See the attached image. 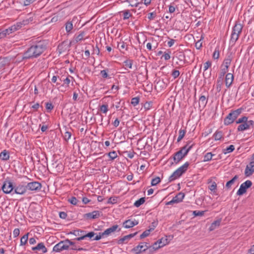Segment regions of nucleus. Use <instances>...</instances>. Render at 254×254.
Masks as SVG:
<instances>
[{"label": "nucleus", "mask_w": 254, "mask_h": 254, "mask_svg": "<svg viewBox=\"0 0 254 254\" xmlns=\"http://www.w3.org/2000/svg\"><path fill=\"white\" fill-rule=\"evenodd\" d=\"M33 16H34V14H32V13H29L28 15V18H26V19H24L23 22H22V23H17L16 25L17 24H19L20 27H18V29L21 27V25L23 24V25H26V24H28V23H29L30 22H31L33 20Z\"/></svg>", "instance_id": "22"}, {"label": "nucleus", "mask_w": 254, "mask_h": 254, "mask_svg": "<svg viewBox=\"0 0 254 254\" xmlns=\"http://www.w3.org/2000/svg\"><path fill=\"white\" fill-rule=\"evenodd\" d=\"M0 157L3 160H7L9 158V154L5 150L1 152L0 154Z\"/></svg>", "instance_id": "28"}, {"label": "nucleus", "mask_w": 254, "mask_h": 254, "mask_svg": "<svg viewBox=\"0 0 254 254\" xmlns=\"http://www.w3.org/2000/svg\"><path fill=\"white\" fill-rule=\"evenodd\" d=\"M28 233L24 235L21 238V240H20V243H21V245H25L27 242V240H28Z\"/></svg>", "instance_id": "33"}, {"label": "nucleus", "mask_w": 254, "mask_h": 254, "mask_svg": "<svg viewBox=\"0 0 254 254\" xmlns=\"http://www.w3.org/2000/svg\"><path fill=\"white\" fill-rule=\"evenodd\" d=\"M147 248L148 246L146 243H141L136 247H134L133 251L135 253V254H139L142 252L145 251L147 249Z\"/></svg>", "instance_id": "14"}, {"label": "nucleus", "mask_w": 254, "mask_h": 254, "mask_svg": "<svg viewBox=\"0 0 254 254\" xmlns=\"http://www.w3.org/2000/svg\"><path fill=\"white\" fill-rule=\"evenodd\" d=\"M189 163L186 162L183 166H181L177 170H176L169 177V180L170 182L173 181L175 179L180 177L184 172L187 170Z\"/></svg>", "instance_id": "4"}, {"label": "nucleus", "mask_w": 254, "mask_h": 254, "mask_svg": "<svg viewBox=\"0 0 254 254\" xmlns=\"http://www.w3.org/2000/svg\"><path fill=\"white\" fill-rule=\"evenodd\" d=\"M211 65V63L209 61H207L206 63H205L203 64V69L204 71H206L209 67H210Z\"/></svg>", "instance_id": "51"}, {"label": "nucleus", "mask_w": 254, "mask_h": 254, "mask_svg": "<svg viewBox=\"0 0 254 254\" xmlns=\"http://www.w3.org/2000/svg\"><path fill=\"white\" fill-rule=\"evenodd\" d=\"M84 232L83 231H81V230H74V231L73 232H70V234H72L73 235H74L75 236H82V233H83Z\"/></svg>", "instance_id": "48"}, {"label": "nucleus", "mask_w": 254, "mask_h": 254, "mask_svg": "<svg viewBox=\"0 0 254 254\" xmlns=\"http://www.w3.org/2000/svg\"><path fill=\"white\" fill-rule=\"evenodd\" d=\"M19 27H20L19 24L14 25L8 29L0 31V39L3 38L7 35H9V34L16 31L18 29Z\"/></svg>", "instance_id": "9"}, {"label": "nucleus", "mask_w": 254, "mask_h": 254, "mask_svg": "<svg viewBox=\"0 0 254 254\" xmlns=\"http://www.w3.org/2000/svg\"><path fill=\"white\" fill-rule=\"evenodd\" d=\"M254 122L252 120L249 121L248 122L241 124L238 127L239 131H244L250 127L251 126H253Z\"/></svg>", "instance_id": "17"}, {"label": "nucleus", "mask_w": 254, "mask_h": 254, "mask_svg": "<svg viewBox=\"0 0 254 254\" xmlns=\"http://www.w3.org/2000/svg\"><path fill=\"white\" fill-rule=\"evenodd\" d=\"M249 121H248V118L246 117H243L239 119L237 121V124H244L246 122H248Z\"/></svg>", "instance_id": "44"}, {"label": "nucleus", "mask_w": 254, "mask_h": 254, "mask_svg": "<svg viewBox=\"0 0 254 254\" xmlns=\"http://www.w3.org/2000/svg\"><path fill=\"white\" fill-rule=\"evenodd\" d=\"M87 217L90 219H95L99 217L100 213L98 211H94L85 214Z\"/></svg>", "instance_id": "24"}, {"label": "nucleus", "mask_w": 254, "mask_h": 254, "mask_svg": "<svg viewBox=\"0 0 254 254\" xmlns=\"http://www.w3.org/2000/svg\"><path fill=\"white\" fill-rule=\"evenodd\" d=\"M231 63V60L230 59H225L222 65L221 66L226 68L227 69H228V67H229L230 64Z\"/></svg>", "instance_id": "31"}, {"label": "nucleus", "mask_w": 254, "mask_h": 254, "mask_svg": "<svg viewBox=\"0 0 254 254\" xmlns=\"http://www.w3.org/2000/svg\"><path fill=\"white\" fill-rule=\"evenodd\" d=\"M13 189L14 187L12 183L8 181H4L1 187L3 192L6 194L10 193Z\"/></svg>", "instance_id": "11"}, {"label": "nucleus", "mask_w": 254, "mask_h": 254, "mask_svg": "<svg viewBox=\"0 0 254 254\" xmlns=\"http://www.w3.org/2000/svg\"><path fill=\"white\" fill-rule=\"evenodd\" d=\"M144 202H145V198L144 197H141L140 199H139L138 200H136L134 202V205L135 206H136V207H138L141 204L144 203Z\"/></svg>", "instance_id": "30"}, {"label": "nucleus", "mask_w": 254, "mask_h": 254, "mask_svg": "<svg viewBox=\"0 0 254 254\" xmlns=\"http://www.w3.org/2000/svg\"><path fill=\"white\" fill-rule=\"evenodd\" d=\"M69 202L73 205H76L77 203V199L75 197H72L68 199Z\"/></svg>", "instance_id": "52"}, {"label": "nucleus", "mask_w": 254, "mask_h": 254, "mask_svg": "<svg viewBox=\"0 0 254 254\" xmlns=\"http://www.w3.org/2000/svg\"><path fill=\"white\" fill-rule=\"evenodd\" d=\"M186 133V131L184 129H181L179 131V135L178 138V141H180L185 136V134Z\"/></svg>", "instance_id": "43"}, {"label": "nucleus", "mask_w": 254, "mask_h": 254, "mask_svg": "<svg viewBox=\"0 0 254 254\" xmlns=\"http://www.w3.org/2000/svg\"><path fill=\"white\" fill-rule=\"evenodd\" d=\"M252 185V183L250 180H247L244 183L242 184L240 187L237 192L238 195H241L246 192L247 189L250 188Z\"/></svg>", "instance_id": "10"}, {"label": "nucleus", "mask_w": 254, "mask_h": 254, "mask_svg": "<svg viewBox=\"0 0 254 254\" xmlns=\"http://www.w3.org/2000/svg\"><path fill=\"white\" fill-rule=\"evenodd\" d=\"M215 140H220L222 137V132L220 131H217L214 134Z\"/></svg>", "instance_id": "34"}, {"label": "nucleus", "mask_w": 254, "mask_h": 254, "mask_svg": "<svg viewBox=\"0 0 254 254\" xmlns=\"http://www.w3.org/2000/svg\"><path fill=\"white\" fill-rule=\"evenodd\" d=\"M233 80H234L233 75L231 73H227L226 74V77H225V83H226V86H227L228 87H230L231 86V85L232 84V83L233 81Z\"/></svg>", "instance_id": "19"}, {"label": "nucleus", "mask_w": 254, "mask_h": 254, "mask_svg": "<svg viewBox=\"0 0 254 254\" xmlns=\"http://www.w3.org/2000/svg\"><path fill=\"white\" fill-rule=\"evenodd\" d=\"M117 198L116 197H110L108 200V203L114 204L117 202Z\"/></svg>", "instance_id": "54"}, {"label": "nucleus", "mask_w": 254, "mask_h": 254, "mask_svg": "<svg viewBox=\"0 0 254 254\" xmlns=\"http://www.w3.org/2000/svg\"><path fill=\"white\" fill-rule=\"evenodd\" d=\"M125 65L129 68H131L132 66V63L130 61H126L125 62Z\"/></svg>", "instance_id": "59"}, {"label": "nucleus", "mask_w": 254, "mask_h": 254, "mask_svg": "<svg viewBox=\"0 0 254 254\" xmlns=\"http://www.w3.org/2000/svg\"><path fill=\"white\" fill-rule=\"evenodd\" d=\"M216 184L215 183H213L210 186L209 189L212 191L214 190H216Z\"/></svg>", "instance_id": "62"}, {"label": "nucleus", "mask_w": 254, "mask_h": 254, "mask_svg": "<svg viewBox=\"0 0 254 254\" xmlns=\"http://www.w3.org/2000/svg\"><path fill=\"white\" fill-rule=\"evenodd\" d=\"M235 149V147L233 145H230L226 149L223 150V153L226 154L232 152Z\"/></svg>", "instance_id": "37"}, {"label": "nucleus", "mask_w": 254, "mask_h": 254, "mask_svg": "<svg viewBox=\"0 0 254 254\" xmlns=\"http://www.w3.org/2000/svg\"><path fill=\"white\" fill-rule=\"evenodd\" d=\"M137 232H135L134 233L130 234L123 237L122 238L120 239L119 240V243L122 244L124 242L127 243L128 240H129L131 238H133L134 236H135L137 234Z\"/></svg>", "instance_id": "20"}, {"label": "nucleus", "mask_w": 254, "mask_h": 254, "mask_svg": "<svg viewBox=\"0 0 254 254\" xmlns=\"http://www.w3.org/2000/svg\"><path fill=\"white\" fill-rule=\"evenodd\" d=\"M185 194L182 192H180L177 195H176L174 197H173V199L175 202V203H177L181 202L183 200Z\"/></svg>", "instance_id": "23"}, {"label": "nucleus", "mask_w": 254, "mask_h": 254, "mask_svg": "<svg viewBox=\"0 0 254 254\" xmlns=\"http://www.w3.org/2000/svg\"><path fill=\"white\" fill-rule=\"evenodd\" d=\"M138 223V222L136 220L132 221L129 219L124 222L123 226L126 228H130L137 225Z\"/></svg>", "instance_id": "18"}, {"label": "nucleus", "mask_w": 254, "mask_h": 254, "mask_svg": "<svg viewBox=\"0 0 254 254\" xmlns=\"http://www.w3.org/2000/svg\"><path fill=\"white\" fill-rule=\"evenodd\" d=\"M207 103V99L205 96H201L199 99V104L202 106H204Z\"/></svg>", "instance_id": "29"}, {"label": "nucleus", "mask_w": 254, "mask_h": 254, "mask_svg": "<svg viewBox=\"0 0 254 254\" xmlns=\"http://www.w3.org/2000/svg\"><path fill=\"white\" fill-rule=\"evenodd\" d=\"M254 172V161L251 162L246 167L245 171V174L247 177H249L253 174Z\"/></svg>", "instance_id": "15"}, {"label": "nucleus", "mask_w": 254, "mask_h": 254, "mask_svg": "<svg viewBox=\"0 0 254 254\" xmlns=\"http://www.w3.org/2000/svg\"><path fill=\"white\" fill-rule=\"evenodd\" d=\"M26 186L27 190L31 191H38L42 188L41 184L38 182L29 183Z\"/></svg>", "instance_id": "12"}, {"label": "nucleus", "mask_w": 254, "mask_h": 254, "mask_svg": "<svg viewBox=\"0 0 254 254\" xmlns=\"http://www.w3.org/2000/svg\"><path fill=\"white\" fill-rule=\"evenodd\" d=\"M124 19H128L130 16V14L128 12V10L125 11L124 12Z\"/></svg>", "instance_id": "60"}, {"label": "nucleus", "mask_w": 254, "mask_h": 254, "mask_svg": "<svg viewBox=\"0 0 254 254\" xmlns=\"http://www.w3.org/2000/svg\"><path fill=\"white\" fill-rule=\"evenodd\" d=\"M33 251H37L41 252V253H39L38 252L36 253L39 254H42L46 253L47 252V248L44 246L43 243H39L36 247L32 248Z\"/></svg>", "instance_id": "13"}, {"label": "nucleus", "mask_w": 254, "mask_h": 254, "mask_svg": "<svg viewBox=\"0 0 254 254\" xmlns=\"http://www.w3.org/2000/svg\"><path fill=\"white\" fill-rule=\"evenodd\" d=\"M71 135V134L70 132L66 131L64 135V137L65 140H68L70 138Z\"/></svg>", "instance_id": "53"}, {"label": "nucleus", "mask_w": 254, "mask_h": 254, "mask_svg": "<svg viewBox=\"0 0 254 254\" xmlns=\"http://www.w3.org/2000/svg\"><path fill=\"white\" fill-rule=\"evenodd\" d=\"M214 155L212 154L210 152H209V153H206L204 156V160L203 161L204 162H206V161H210L212 159V156H213Z\"/></svg>", "instance_id": "35"}, {"label": "nucleus", "mask_w": 254, "mask_h": 254, "mask_svg": "<svg viewBox=\"0 0 254 254\" xmlns=\"http://www.w3.org/2000/svg\"><path fill=\"white\" fill-rule=\"evenodd\" d=\"M153 229H154V228H152V229H148V230H147L145 231H144V232H143V233L140 235V239H143V238H145V237H147V236L149 235V234H150V232H151L152 230H153Z\"/></svg>", "instance_id": "36"}, {"label": "nucleus", "mask_w": 254, "mask_h": 254, "mask_svg": "<svg viewBox=\"0 0 254 254\" xmlns=\"http://www.w3.org/2000/svg\"><path fill=\"white\" fill-rule=\"evenodd\" d=\"M241 113V109H237L229 113L224 120V124L228 125L233 123Z\"/></svg>", "instance_id": "7"}, {"label": "nucleus", "mask_w": 254, "mask_h": 254, "mask_svg": "<svg viewBox=\"0 0 254 254\" xmlns=\"http://www.w3.org/2000/svg\"><path fill=\"white\" fill-rule=\"evenodd\" d=\"M228 69L221 66V71L219 75V78L222 79L225 73L227 72Z\"/></svg>", "instance_id": "38"}, {"label": "nucleus", "mask_w": 254, "mask_h": 254, "mask_svg": "<svg viewBox=\"0 0 254 254\" xmlns=\"http://www.w3.org/2000/svg\"><path fill=\"white\" fill-rule=\"evenodd\" d=\"M139 98L138 97H134L131 99V103L133 106H135L139 103Z\"/></svg>", "instance_id": "46"}, {"label": "nucleus", "mask_w": 254, "mask_h": 254, "mask_svg": "<svg viewBox=\"0 0 254 254\" xmlns=\"http://www.w3.org/2000/svg\"><path fill=\"white\" fill-rule=\"evenodd\" d=\"M101 74L104 78H106L108 77L107 72L105 70H103L101 71Z\"/></svg>", "instance_id": "63"}, {"label": "nucleus", "mask_w": 254, "mask_h": 254, "mask_svg": "<svg viewBox=\"0 0 254 254\" xmlns=\"http://www.w3.org/2000/svg\"><path fill=\"white\" fill-rule=\"evenodd\" d=\"M100 110L104 114H106L108 111V106L107 105H103L100 106Z\"/></svg>", "instance_id": "42"}, {"label": "nucleus", "mask_w": 254, "mask_h": 254, "mask_svg": "<svg viewBox=\"0 0 254 254\" xmlns=\"http://www.w3.org/2000/svg\"><path fill=\"white\" fill-rule=\"evenodd\" d=\"M36 0H20V3L24 6H27L34 2Z\"/></svg>", "instance_id": "32"}, {"label": "nucleus", "mask_w": 254, "mask_h": 254, "mask_svg": "<svg viewBox=\"0 0 254 254\" xmlns=\"http://www.w3.org/2000/svg\"><path fill=\"white\" fill-rule=\"evenodd\" d=\"M127 1L129 2L130 5L132 7H137L139 4V2H137V0H127Z\"/></svg>", "instance_id": "39"}, {"label": "nucleus", "mask_w": 254, "mask_h": 254, "mask_svg": "<svg viewBox=\"0 0 254 254\" xmlns=\"http://www.w3.org/2000/svg\"><path fill=\"white\" fill-rule=\"evenodd\" d=\"M73 25L71 22H68L65 25V29L67 32H69L72 29Z\"/></svg>", "instance_id": "41"}, {"label": "nucleus", "mask_w": 254, "mask_h": 254, "mask_svg": "<svg viewBox=\"0 0 254 254\" xmlns=\"http://www.w3.org/2000/svg\"><path fill=\"white\" fill-rule=\"evenodd\" d=\"M118 48L121 51L127 49V45L124 42L120 43L118 45Z\"/></svg>", "instance_id": "40"}, {"label": "nucleus", "mask_w": 254, "mask_h": 254, "mask_svg": "<svg viewBox=\"0 0 254 254\" xmlns=\"http://www.w3.org/2000/svg\"><path fill=\"white\" fill-rule=\"evenodd\" d=\"M204 211H193V214L195 216H202L204 214Z\"/></svg>", "instance_id": "50"}, {"label": "nucleus", "mask_w": 254, "mask_h": 254, "mask_svg": "<svg viewBox=\"0 0 254 254\" xmlns=\"http://www.w3.org/2000/svg\"><path fill=\"white\" fill-rule=\"evenodd\" d=\"M84 33H81L80 34H79L76 38H75V41L76 42H78L80 41H81L83 38H84Z\"/></svg>", "instance_id": "49"}, {"label": "nucleus", "mask_w": 254, "mask_h": 254, "mask_svg": "<svg viewBox=\"0 0 254 254\" xmlns=\"http://www.w3.org/2000/svg\"><path fill=\"white\" fill-rule=\"evenodd\" d=\"M243 25L238 23H236L233 29L231 34V41L232 43H235L238 39L239 35L242 32Z\"/></svg>", "instance_id": "6"}, {"label": "nucleus", "mask_w": 254, "mask_h": 254, "mask_svg": "<svg viewBox=\"0 0 254 254\" xmlns=\"http://www.w3.org/2000/svg\"><path fill=\"white\" fill-rule=\"evenodd\" d=\"M219 57V52L218 50H215L213 54V58L214 59H218Z\"/></svg>", "instance_id": "56"}, {"label": "nucleus", "mask_w": 254, "mask_h": 254, "mask_svg": "<svg viewBox=\"0 0 254 254\" xmlns=\"http://www.w3.org/2000/svg\"><path fill=\"white\" fill-rule=\"evenodd\" d=\"M118 228V225H115L112 227L106 229L104 232L102 233V236H108L114 233Z\"/></svg>", "instance_id": "21"}, {"label": "nucleus", "mask_w": 254, "mask_h": 254, "mask_svg": "<svg viewBox=\"0 0 254 254\" xmlns=\"http://www.w3.org/2000/svg\"><path fill=\"white\" fill-rule=\"evenodd\" d=\"M109 157L112 159L114 160L117 157V154L116 151L110 152L108 153Z\"/></svg>", "instance_id": "47"}, {"label": "nucleus", "mask_w": 254, "mask_h": 254, "mask_svg": "<svg viewBox=\"0 0 254 254\" xmlns=\"http://www.w3.org/2000/svg\"><path fill=\"white\" fill-rule=\"evenodd\" d=\"M172 75L174 77V78H176L178 77L179 76L180 72H179V70H174L172 72Z\"/></svg>", "instance_id": "55"}, {"label": "nucleus", "mask_w": 254, "mask_h": 254, "mask_svg": "<svg viewBox=\"0 0 254 254\" xmlns=\"http://www.w3.org/2000/svg\"><path fill=\"white\" fill-rule=\"evenodd\" d=\"M160 179L159 177H156L154 179H153L151 181V185L155 186L159 184L160 182Z\"/></svg>", "instance_id": "45"}, {"label": "nucleus", "mask_w": 254, "mask_h": 254, "mask_svg": "<svg viewBox=\"0 0 254 254\" xmlns=\"http://www.w3.org/2000/svg\"><path fill=\"white\" fill-rule=\"evenodd\" d=\"M220 220H216L213 222L210 226L209 230L210 231H212L217 228L220 224Z\"/></svg>", "instance_id": "25"}, {"label": "nucleus", "mask_w": 254, "mask_h": 254, "mask_svg": "<svg viewBox=\"0 0 254 254\" xmlns=\"http://www.w3.org/2000/svg\"><path fill=\"white\" fill-rule=\"evenodd\" d=\"M95 235V233L93 232H91L88 233L86 235H83L79 238L76 239L77 241H80L81 240H83L86 237L92 238Z\"/></svg>", "instance_id": "26"}, {"label": "nucleus", "mask_w": 254, "mask_h": 254, "mask_svg": "<svg viewBox=\"0 0 254 254\" xmlns=\"http://www.w3.org/2000/svg\"><path fill=\"white\" fill-rule=\"evenodd\" d=\"M189 163L186 162L183 166H181L177 170H176L169 177V180L170 182L173 181L175 179L180 177L184 172L187 170Z\"/></svg>", "instance_id": "5"}, {"label": "nucleus", "mask_w": 254, "mask_h": 254, "mask_svg": "<svg viewBox=\"0 0 254 254\" xmlns=\"http://www.w3.org/2000/svg\"><path fill=\"white\" fill-rule=\"evenodd\" d=\"M73 245V243L68 239L61 241L56 245L53 248V251L60 252L63 250H67L70 245Z\"/></svg>", "instance_id": "3"}, {"label": "nucleus", "mask_w": 254, "mask_h": 254, "mask_svg": "<svg viewBox=\"0 0 254 254\" xmlns=\"http://www.w3.org/2000/svg\"><path fill=\"white\" fill-rule=\"evenodd\" d=\"M27 186L23 185H19L14 188V192L18 194H23L27 190Z\"/></svg>", "instance_id": "16"}, {"label": "nucleus", "mask_w": 254, "mask_h": 254, "mask_svg": "<svg viewBox=\"0 0 254 254\" xmlns=\"http://www.w3.org/2000/svg\"><path fill=\"white\" fill-rule=\"evenodd\" d=\"M19 233H20L19 229L18 228L15 229L13 232V235L14 237H15V238L17 237L19 235Z\"/></svg>", "instance_id": "57"}, {"label": "nucleus", "mask_w": 254, "mask_h": 254, "mask_svg": "<svg viewBox=\"0 0 254 254\" xmlns=\"http://www.w3.org/2000/svg\"><path fill=\"white\" fill-rule=\"evenodd\" d=\"M193 144H191V142H189L175 154L174 160L176 163H178L188 154Z\"/></svg>", "instance_id": "2"}, {"label": "nucleus", "mask_w": 254, "mask_h": 254, "mask_svg": "<svg viewBox=\"0 0 254 254\" xmlns=\"http://www.w3.org/2000/svg\"><path fill=\"white\" fill-rule=\"evenodd\" d=\"M202 47V42H201V39L198 40L195 43V47L197 49H199Z\"/></svg>", "instance_id": "58"}, {"label": "nucleus", "mask_w": 254, "mask_h": 254, "mask_svg": "<svg viewBox=\"0 0 254 254\" xmlns=\"http://www.w3.org/2000/svg\"><path fill=\"white\" fill-rule=\"evenodd\" d=\"M173 238V237L172 236H169L168 237L165 236V237L162 238L154 244L153 248L158 249L165 246L169 243Z\"/></svg>", "instance_id": "8"}, {"label": "nucleus", "mask_w": 254, "mask_h": 254, "mask_svg": "<svg viewBox=\"0 0 254 254\" xmlns=\"http://www.w3.org/2000/svg\"><path fill=\"white\" fill-rule=\"evenodd\" d=\"M247 254H254V245L251 247Z\"/></svg>", "instance_id": "64"}, {"label": "nucleus", "mask_w": 254, "mask_h": 254, "mask_svg": "<svg viewBox=\"0 0 254 254\" xmlns=\"http://www.w3.org/2000/svg\"><path fill=\"white\" fill-rule=\"evenodd\" d=\"M238 178V176L236 175L232 179L228 181L226 184V187L227 189H230L232 185L234 184L235 181Z\"/></svg>", "instance_id": "27"}, {"label": "nucleus", "mask_w": 254, "mask_h": 254, "mask_svg": "<svg viewBox=\"0 0 254 254\" xmlns=\"http://www.w3.org/2000/svg\"><path fill=\"white\" fill-rule=\"evenodd\" d=\"M46 49L45 46L41 43H39L38 44L31 46L28 50L24 54L23 59H30L36 58L40 56Z\"/></svg>", "instance_id": "1"}, {"label": "nucleus", "mask_w": 254, "mask_h": 254, "mask_svg": "<svg viewBox=\"0 0 254 254\" xmlns=\"http://www.w3.org/2000/svg\"><path fill=\"white\" fill-rule=\"evenodd\" d=\"M59 216L60 218L62 219H65L67 215L66 213L64 212H61L59 214Z\"/></svg>", "instance_id": "61"}]
</instances>
